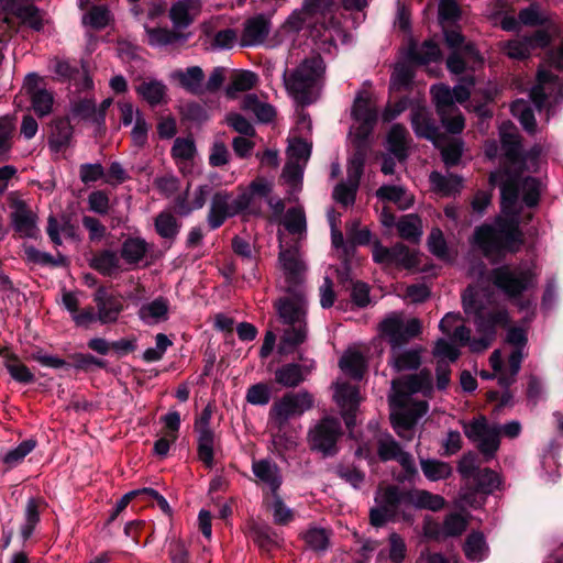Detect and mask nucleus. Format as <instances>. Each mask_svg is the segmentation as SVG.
I'll list each match as a JSON object with an SVG mask.
<instances>
[{"label": "nucleus", "mask_w": 563, "mask_h": 563, "mask_svg": "<svg viewBox=\"0 0 563 563\" xmlns=\"http://www.w3.org/2000/svg\"><path fill=\"white\" fill-rule=\"evenodd\" d=\"M70 113L73 118L91 122L98 126L102 125V115L97 113L96 103L91 99H81L74 102Z\"/></svg>", "instance_id": "nucleus-47"}, {"label": "nucleus", "mask_w": 563, "mask_h": 563, "mask_svg": "<svg viewBox=\"0 0 563 563\" xmlns=\"http://www.w3.org/2000/svg\"><path fill=\"white\" fill-rule=\"evenodd\" d=\"M398 499H400L399 487H387L382 495L380 505L371 510V523L375 527H382L387 521L394 520L400 512H402L405 520H410V516L405 512L402 503Z\"/></svg>", "instance_id": "nucleus-16"}, {"label": "nucleus", "mask_w": 563, "mask_h": 563, "mask_svg": "<svg viewBox=\"0 0 563 563\" xmlns=\"http://www.w3.org/2000/svg\"><path fill=\"white\" fill-rule=\"evenodd\" d=\"M334 399L341 408L346 427L352 428L355 424V412L361 401L358 388L349 383H336Z\"/></svg>", "instance_id": "nucleus-20"}, {"label": "nucleus", "mask_w": 563, "mask_h": 563, "mask_svg": "<svg viewBox=\"0 0 563 563\" xmlns=\"http://www.w3.org/2000/svg\"><path fill=\"white\" fill-rule=\"evenodd\" d=\"M169 301L165 297H157L143 303L139 311V318L147 325H154L168 319Z\"/></svg>", "instance_id": "nucleus-26"}, {"label": "nucleus", "mask_w": 563, "mask_h": 563, "mask_svg": "<svg viewBox=\"0 0 563 563\" xmlns=\"http://www.w3.org/2000/svg\"><path fill=\"white\" fill-rule=\"evenodd\" d=\"M422 473L429 481L445 479L451 476L452 467L449 463L439 460H421Z\"/></svg>", "instance_id": "nucleus-54"}, {"label": "nucleus", "mask_w": 563, "mask_h": 563, "mask_svg": "<svg viewBox=\"0 0 563 563\" xmlns=\"http://www.w3.org/2000/svg\"><path fill=\"white\" fill-rule=\"evenodd\" d=\"M399 235L409 241H418L422 235L421 220L417 214H406L397 222Z\"/></svg>", "instance_id": "nucleus-53"}, {"label": "nucleus", "mask_w": 563, "mask_h": 563, "mask_svg": "<svg viewBox=\"0 0 563 563\" xmlns=\"http://www.w3.org/2000/svg\"><path fill=\"white\" fill-rule=\"evenodd\" d=\"M511 113L518 118L522 128L530 134L537 130V122L529 102L523 99H518L511 103Z\"/></svg>", "instance_id": "nucleus-52"}, {"label": "nucleus", "mask_w": 563, "mask_h": 563, "mask_svg": "<svg viewBox=\"0 0 563 563\" xmlns=\"http://www.w3.org/2000/svg\"><path fill=\"white\" fill-rule=\"evenodd\" d=\"M241 107L244 111L253 113L263 123H269L276 117V109L272 104L261 101L255 93L246 95Z\"/></svg>", "instance_id": "nucleus-34"}, {"label": "nucleus", "mask_w": 563, "mask_h": 563, "mask_svg": "<svg viewBox=\"0 0 563 563\" xmlns=\"http://www.w3.org/2000/svg\"><path fill=\"white\" fill-rule=\"evenodd\" d=\"M252 471L261 482L265 483L269 487L272 494L278 492L282 485V476L279 474V468L275 463L268 460L254 461Z\"/></svg>", "instance_id": "nucleus-31"}, {"label": "nucleus", "mask_w": 563, "mask_h": 563, "mask_svg": "<svg viewBox=\"0 0 563 563\" xmlns=\"http://www.w3.org/2000/svg\"><path fill=\"white\" fill-rule=\"evenodd\" d=\"M464 433L476 445L485 461L495 457L500 446V426L489 423L486 417L479 416L464 424Z\"/></svg>", "instance_id": "nucleus-8"}, {"label": "nucleus", "mask_w": 563, "mask_h": 563, "mask_svg": "<svg viewBox=\"0 0 563 563\" xmlns=\"http://www.w3.org/2000/svg\"><path fill=\"white\" fill-rule=\"evenodd\" d=\"M391 390L389 405L394 430L400 438L410 441L415 434L413 427L429 408L426 400L413 401L412 394L431 395V373L428 369H421L418 374L393 380Z\"/></svg>", "instance_id": "nucleus-2"}, {"label": "nucleus", "mask_w": 563, "mask_h": 563, "mask_svg": "<svg viewBox=\"0 0 563 563\" xmlns=\"http://www.w3.org/2000/svg\"><path fill=\"white\" fill-rule=\"evenodd\" d=\"M92 266L104 276H111L120 268V257L111 250H104L92 260Z\"/></svg>", "instance_id": "nucleus-50"}, {"label": "nucleus", "mask_w": 563, "mask_h": 563, "mask_svg": "<svg viewBox=\"0 0 563 563\" xmlns=\"http://www.w3.org/2000/svg\"><path fill=\"white\" fill-rule=\"evenodd\" d=\"M73 136V126L68 119L60 118L56 119L52 122L51 125V134H49V145L59 151L63 147L67 146Z\"/></svg>", "instance_id": "nucleus-42"}, {"label": "nucleus", "mask_w": 563, "mask_h": 563, "mask_svg": "<svg viewBox=\"0 0 563 563\" xmlns=\"http://www.w3.org/2000/svg\"><path fill=\"white\" fill-rule=\"evenodd\" d=\"M463 550L465 556L473 562L485 560L489 553L485 537L479 531H473L467 536Z\"/></svg>", "instance_id": "nucleus-40"}, {"label": "nucleus", "mask_w": 563, "mask_h": 563, "mask_svg": "<svg viewBox=\"0 0 563 563\" xmlns=\"http://www.w3.org/2000/svg\"><path fill=\"white\" fill-rule=\"evenodd\" d=\"M110 19V11L104 5H93L82 16V23L95 30H102L109 24Z\"/></svg>", "instance_id": "nucleus-57"}, {"label": "nucleus", "mask_w": 563, "mask_h": 563, "mask_svg": "<svg viewBox=\"0 0 563 563\" xmlns=\"http://www.w3.org/2000/svg\"><path fill=\"white\" fill-rule=\"evenodd\" d=\"M505 342L511 346L507 356V364L504 362L500 350H495L489 356V364L498 372V384L503 388L511 386L521 368L522 361L527 357L528 334L523 328L511 327L508 329Z\"/></svg>", "instance_id": "nucleus-5"}, {"label": "nucleus", "mask_w": 563, "mask_h": 563, "mask_svg": "<svg viewBox=\"0 0 563 563\" xmlns=\"http://www.w3.org/2000/svg\"><path fill=\"white\" fill-rule=\"evenodd\" d=\"M151 250V244L140 236H129L123 241L120 256L129 265H136L145 258Z\"/></svg>", "instance_id": "nucleus-30"}, {"label": "nucleus", "mask_w": 563, "mask_h": 563, "mask_svg": "<svg viewBox=\"0 0 563 563\" xmlns=\"http://www.w3.org/2000/svg\"><path fill=\"white\" fill-rule=\"evenodd\" d=\"M175 77L178 79L180 86L192 95H202L203 89V79L205 74L201 67L191 66L186 70H179L176 73Z\"/></svg>", "instance_id": "nucleus-36"}, {"label": "nucleus", "mask_w": 563, "mask_h": 563, "mask_svg": "<svg viewBox=\"0 0 563 563\" xmlns=\"http://www.w3.org/2000/svg\"><path fill=\"white\" fill-rule=\"evenodd\" d=\"M444 38L446 45L453 51L463 52V54L470 58H477L478 52L472 43L464 44V36L456 30H445Z\"/></svg>", "instance_id": "nucleus-55"}, {"label": "nucleus", "mask_w": 563, "mask_h": 563, "mask_svg": "<svg viewBox=\"0 0 563 563\" xmlns=\"http://www.w3.org/2000/svg\"><path fill=\"white\" fill-rule=\"evenodd\" d=\"M499 136L504 155L511 163L521 159V142L516 126L510 122H504L499 128Z\"/></svg>", "instance_id": "nucleus-27"}, {"label": "nucleus", "mask_w": 563, "mask_h": 563, "mask_svg": "<svg viewBox=\"0 0 563 563\" xmlns=\"http://www.w3.org/2000/svg\"><path fill=\"white\" fill-rule=\"evenodd\" d=\"M257 82V76L255 73L250 70L239 71L233 75L231 82L225 89V93L229 98L233 99L238 92H244L255 87Z\"/></svg>", "instance_id": "nucleus-48"}, {"label": "nucleus", "mask_w": 563, "mask_h": 563, "mask_svg": "<svg viewBox=\"0 0 563 563\" xmlns=\"http://www.w3.org/2000/svg\"><path fill=\"white\" fill-rule=\"evenodd\" d=\"M500 194L501 211L507 217H497L494 223L476 228L473 235V243L488 258L519 251L523 244L519 228L521 202L529 208L539 203L540 183L533 177H527L520 184L515 179H507L500 186Z\"/></svg>", "instance_id": "nucleus-1"}, {"label": "nucleus", "mask_w": 563, "mask_h": 563, "mask_svg": "<svg viewBox=\"0 0 563 563\" xmlns=\"http://www.w3.org/2000/svg\"><path fill=\"white\" fill-rule=\"evenodd\" d=\"M274 184L265 177L258 176L253 179L246 188H240V194L235 197L241 213L245 212L252 216H261V199L268 197L273 192Z\"/></svg>", "instance_id": "nucleus-14"}, {"label": "nucleus", "mask_w": 563, "mask_h": 563, "mask_svg": "<svg viewBox=\"0 0 563 563\" xmlns=\"http://www.w3.org/2000/svg\"><path fill=\"white\" fill-rule=\"evenodd\" d=\"M285 274L286 288H305L302 285L303 263L299 258L297 249H282L278 256Z\"/></svg>", "instance_id": "nucleus-21"}, {"label": "nucleus", "mask_w": 563, "mask_h": 563, "mask_svg": "<svg viewBox=\"0 0 563 563\" xmlns=\"http://www.w3.org/2000/svg\"><path fill=\"white\" fill-rule=\"evenodd\" d=\"M408 136L407 129L401 124H394L388 133V148L399 159L407 157Z\"/></svg>", "instance_id": "nucleus-45"}, {"label": "nucleus", "mask_w": 563, "mask_h": 563, "mask_svg": "<svg viewBox=\"0 0 563 563\" xmlns=\"http://www.w3.org/2000/svg\"><path fill=\"white\" fill-rule=\"evenodd\" d=\"M35 446H36L35 440H33V439L24 440L16 448L8 451L3 455L2 461L9 467H14L18 464H20L24 460V457L35 449Z\"/></svg>", "instance_id": "nucleus-60"}, {"label": "nucleus", "mask_w": 563, "mask_h": 563, "mask_svg": "<svg viewBox=\"0 0 563 563\" xmlns=\"http://www.w3.org/2000/svg\"><path fill=\"white\" fill-rule=\"evenodd\" d=\"M4 366L11 377L19 383L30 384L35 379L33 373L13 353L5 354Z\"/></svg>", "instance_id": "nucleus-51"}, {"label": "nucleus", "mask_w": 563, "mask_h": 563, "mask_svg": "<svg viewBox=\"0 0 563 563\" xmlns=\"http://www.w3.org/2000/svg\"><path fill=\"white\" fill-rule=\"evenodd\" d=\"M144 29L148 38V44L154 47L184 43L187 40L186 35L167 27H150L145 25Z\"/></svg>", "instance_id": "nucleus-38"}, {"label": "nucleus", "mask_w": 563, "mask_h": 563, "mask_svg": "<svg viewBox=\"0 0 563 563\" xmlns=\"http://www.w3.org/2000/svg\"><path fill=\"white\" fill-rule=\"evenodd\" d=\"M409 54L410 58L419 64L437 62L441 57L439 45L431 40L424 41L421 45L412 44Z\"/></svg>", "instance_id": "nucleus-46"}, {"label": "nucleus", "mask_w": 563, "mask_h": 563, "mask_svg": "<svg viewBox=\"0 0 563 563\" xmlns=\"http://www.w3.org/2000/svg\"><path fill=\"white\" fill-rule=\"evenodd\" d=\"M399 500L404 510L409 507L438 511L443 508L445 500L442 496L428 490H406L399 487Z\"/></svg>", "instance_id": "nucleus-22"}, {"label": "nucleus", "mask_w": 563, "mask_h": 563, "mask_svg": "<svg viewBox=\"0 0 563 563\" xmlns=\"http://www.w3.org/2000/svg\"><path fill=\"white\" fill-rule=\"evenodd\" d=\"M15 135V121L10 115L0 117V162L8 161Z\"/></svg>", "instance_id": "nucleus-44"}, {"label": "nucleus", "mask_w": 563, "mask_h": 563, "mask_svg": "<svg viewBox=\"0 0 563 563\" xmlns=\"http://www.w3.org/2000/svg\"><path fill=\"white\" fill-rule=\"evenodd\" d=\"M324 70L325 65L320 55L306 58L288 76L285 71V87L298 102L309 104L312 102L313 88Z\"/></svg>", "instance_id": "nucleus-6"}, {"label": "nucleus", "mask_w": 563, "mask_h": 563, "mask_svg": "<svg viewBox=\"0 0 563 563\" xmlns=\"http://www.w3.org/2000/svg\"><path fill=\"white\" fill-rule=\"evenodd\" d=\"M311 155V143L300 139L291 137L288 140L287 158L307 164Z\"/></svg>", "instance_id": "nucleus-58"}, {"label": "nucleus", "mask_w": 563, "mask_h": 563, "mask_svg": "<svg viewBox=\"0 0 563 563\" xmlns=\"http://www.w3.org/2000/svg\"><path fill=\"white\" fill-rule=\"evenodd\" d=\"M156 233L164 240L174 241L181 228V223L169 211L159 212L154 219Z\"/></svg>", "instance_id": "nucleus-41"}, {"label": "nucleus", "mask_w": 563, "mask_h": 563, "mask_svg": "<svg viewBox=\"0 0 563 563\" xmlns=\"http://www.w3.org/2000/svg\"><path fill=\"white\" fill-rule=\"evenodd\" d=\"M474 481L478 490L489 494L500 485L499 475L490 468H481L476 472Z\"/></svg>", "instance_id": "nucleus-61"}, {"label": "nucleus", "mask_w": 563, "mask_h": 563, "mask_svg": "<svg viewBox=\"0 0 563 563\" xmlns=\"http://www.w3.org/2000/svg\"><path fill=\"white\" fill-rule=\"evenodd\" d=\"M389 363L397 372L417 369L421 364L420 351L416 349L391 350Z\"/></svg>", "instance_id": "nucleus-37"}, {"label": "nucleus", "mask_w": 563, "mask_h": 563, "mask_svg": "<svg viewBox=\"0 0 563 563\" xmlns=\"http://www.w3.org/2000/svg\"><path fill=\"white\" fill-rule=\"evenodd\" d=\"M40 503L35 498H30L25 506L24 522L20 528V534L23 541H26L33 534L35 527L40 522Z\"/></svg>", "instance_id": "nucleus-49"}, {"label": "nucleus", "mask_w": 563, "mask_h": 563, "mask_svg": "<svg viewBox=\"0 0 563 563\" xmlns=\"http://www.w3.org/2000/svg\"><path fill=\"white\" fill-rule=\"evenodd\" d=\"M529 97L538 110L545 106L549 98L560 102L563 100V82L551 69L541 68L538 71V84L531 88Z\"/></svg>", "instance_id": "nucleus-15"}, {"label": "nucleus", "mask_w": 563, "mask_h": 563, "mask_svg": "<svg viewBox=\"0 0 563 563\" xmlns=\"http://www.w3.org/2000/svg\"><path fill=\"white\" fill-rule=\"evenodd\" d=\"M377 453L382 461H397L406 472L415 471L412 456L404 452L398 442L390 434L379 438Z\"/></svg>", "instance_id": "nucleus-23"}, {"label": "nucleus", "mask_w": 563, "mask_h": 563, "mask_svg": "<svg viewBox=\"0 0 563 563\" xmlns=\"http://www.w3.org/2000/svg\"><path fill=\"white\" fill-rule=\"evenodd\" d=\"M341 371L354 379H362L366 371L367 364L364 355L353 349L344 352L339 361Z\"/></svg>", "instance_id": "nucleus-32"}, {"label": "nucleus", "mask_w": 563, "mask_h": 563, "mask_svg": "<svg viewBox=\"0 0 563 563\" xmlns=\"http://www.w3.org/2000/svg\"><path fill=\"white\" fill-rule=\"evenodd\" d=\"M352 117L357 123V126L354 128L355 137L360 142H364L371 135L377 121V111L371 106L368 97L362 93L357 95L352 107Z\"/></svg>", "instance_id": "nucleus-19"}, {"label": "nucleus", "mask_w": 563, "mask_h": 563, "mask_svg": "<svg viewBox=\"0 0 563 563\" xmlns=\"http://www.w3.org/2000/svg\"><path fill=\"white\" fill-rule=\"evenodd\" d=\"M379 331L395 350L416 338L421 331V323L417 318L406 320L401 313L391 312L379 323Z\"/></svg>", "instance_id": "nucleus-10"}, {"label": "nucleus", "mask_w": 563, "mask_h": 563, "mask_svg": "<svg viewBox=\"0 0 563 563\" xmlns=\"http://www.w3.org/2000/svg\"><path fill=\"white\" fill-rule=\"evenodd\" d=\"M429 251L440 260L446 261L450 258L446 241L442 231L439 228H433L428 236Z\"/></svg>", "instance_id": "nucleus-62"}, {"label": "nucleus", "mask_w": 563, "mask_h": 563, "mask_svg": "<svg viewBox=\"0 0 563 563\" xmlns=\"http://www.w3.org/2000/svg\"><path fill=\"white\" fill-rule=\"evenodd\" d=\"M7 202L10 209V222L12 229L21 238L37 239L40 228L37 225V214L31 209L18 191H11L7 196Z\"/></svg>", "instance_id": "nucleus-11"}, {"label": "nucleus", "mask_w": 563, "mask_h": 563, "mask_svg": "<svg viewBox=\"0 0 563 563\" xmlns=\"http://www.w3.org/2000/svg\"><path fill=\"white\" fill-rule=\"evenodd\" d=\"M332 5L333 0H303L301 11L303 18L292 15L289 20V23L296 30H300L307 18H312L314 15L324 16L330 11Z\"/></svg>", "instance_id": "nucleus-35"}, {"label": "nucleus", "mask_w": 563, "mask_h": 563, "mask_svg": "<svg viewBox=\"0 0 563 563\" xmlns=\"http://www.w3.org/2000/svg\"><path fill=\"white\" fill-rule=\"evenodd\" d=\"M200 7V0H179L174 3L169 10V18L174 26L178 29L189 26Z\"/></svg>", "instance_id": "nucleus-28"}, {"label": "nucleus", "mask_w": 563, "mask_h": 563, "mask_svg": "<svg viewBox=\"0 0 563 563\" xmlns=\"http://www.w3.org/2000/svg\"><path fill=\"white\" fill-rule=\"evenodd\" d=\"M313 407V397L310 393L302 390L288 393L276 401L269 411L271 423L276 429H284L289 419L299 417Z\"/></svg>", "instance_id": "nucleus-9"}, {"label": "nucleus", "mask_w": 563, "mask_h": 563, "mask_svg": "<svg viewBox=\"0 0 563 563\" xmlns=\"http://www.w3.org/2000/svg\"><path fill=\"white\" fill-rule=\"evenodd\" d=\"M520 23L529 26L543 25L548 23V16L540 11L538 3H532L528 8L520 10L518 14Z\"/></svg>", "instance_id": "nucleus-64"}, {"label": "nucleus", "mask_w": 563, "mask_h": 563, "mask_svg": "<svg viewBox=\"0 0 563 563\" xmlns=\"http://www.w3.org/2000/svg\"><path fill=\"white\" fill-rule=\"evenodd\" d=\"M31 101H32V108L38 117H44L52 112L54 97L46 89L32 90L31 91Z\"/></svg>", "instance_id": "nucleus-59"}, {"label": "nucleus", "mask_w": 563, "mask_h": 563, "mask_svg": "<svg viewBox=\"0 0 563 563\" xmlns=\"http://www.w3.org/2000/svg\"><path fill=\"white\" fill-rule=\"evenodd\" d=\"M212 410L207 406L196 419L194 430L197 434V452L199 460L208 467L213 466V455L216 445V433L212 430L210 422Z\"/></svg>", "instance_id": "nucleus-13"}, {"label": "nucleus", "mask_w": 563, "mask_h": 563, "mask_svg": "<svg viewBox=\"0 0 563 563\" xmlns=\"http://www.w3.org/2000/svg\"><path fill=\"white\" fill-rule=\"evenodd\" d=\"M430 91L438 113H444L446 110L456 108L453 102V93L448 85H433Z\"/></svg>", "instance_id": "nucleus-56"}, {"label": "nucleus", "mask_w": 563, "mask_h": 563, "mask_svg": "<svg viewBox=\"0 0 563 563\" xmlns=\"http://www.w3.org/2000/svg\"><path fill=\"white\" fill-rule=\"evenodd\" d=\"M136 92L151 107H156L167 102V87L161 80H145L136 87Z\"/></svg>", "instance_id": "nucleus-33"}, {"label": "nucleus", "mask_w": 563, "mask_h": 563, "mask_svg": "<svg viewBox=\"0 0 563 563\" xmlns=\"http://www.w3.org/2000/svg\"><path fill=\"white\" fill-rule=\"evenodd\" d=\"M271 32V21L264 14H257L244 22L241 36L242 46H257L264 43Z\"/></svg>", "instance_id": "nucleus-24"}, {"label": "nucleus", "mask_w": 563, "mask_h": 563, "mask_svg": "<svg viewBox=\"0 0 563 563\" xmlns=\"http://www.w3.org/2000/svg\"><path fill=\"white\" fill-rule=\"evenodd\" d=\"M241 213L236 199L225 190L217 191L210 203L207 222L211 230L220 228L228 218Z\"/></svg>", "instance_id": "nucleus-18"}, {"label": "nucleus", "mask_w": 563, "mask_h": 563, "mask_svg": "<svg viewBox=\"0 0 563 563\" xmlns=\"http://www.w3.org/2000/svg\"><path fill=\"white\" fill-rule=\"evenodd\" d=\"M411 126L418 137L435 142L439 137V129L432 120L429 111L423 107L411 110Z\"/></svg>", "instance_id": "nucleus-25"}, {"label": "nucleus", "mask_w": 563, "mask_h": 563, "mask_svg": "<svg viewBox=\"0 0 563 563\" xmlns=\"http://www.w3.org/2000/svg\"><path fill=\"white\" fill-rule=\"evenodd\" d=\"M286 294L274 302L283 333L278 344L280 354H289L308 339V299L305 288H286Z\"/></svg>", "instance_id": "nucleus-3"}, {"label": "nucleus", "mask_w": 563, "mask_h": 563, "mask_svg": "<svg viewBox=\"0 0 563 563\" xmlns=\"http://www.w3.org/2000/svg\"><path fill=\"white\" fill-rule=\"evenodd\" d=\"M463 310L468 316H474L478 339L471 343L472 352H482L490 346L495 340L497 328L506 327L509 323V314L504 307L486 308L477 299L475 287L468 286L462 295Z\"/></svg>", "instance_id": "nucleus-4"}, {"label": "nucleus", "mask_w": 563, "mask_h": 563, "mask_svg": "<svg viewBox=\"0 0 563 563\" xmlns=\"http://www.w3.org/2000/svg\"><path fill=\"white\" fill-rule=\"evenodd\" d=\"M4 8L21 20L23 24L29 25L34 31L43 29V21L38 9L33 4H22L19 0H5Z\"/></svg>", "instance_id": "nucleus-29"}, {"label": "nucleus", "mask_w": 563, "mask_h": 563, "mask_svg": "<svg viewBox=\"0 0 563 563\" xmlns=\"http://www.w3.org/2000/svg\"><path fill=\"white\" fill-rule=\"evenodd\" d=\"M308 373L307 367H302L297 363H289L275 372V380L285 387H296L305 380Z\"/></svg>", "instance_id": "nucleus-39"}, {"label": "nucleus", "mask_w": 563, "mask_h": 563, "mask_svg": "<svg viewBox=\"0 0 563 563\" xmlns=\"http://www.w3.org/2000/svg\"><path fill=\"white\" fill-rule=\"evenodd\" d=\"M93 302L96 303L98 321L101 324L114 323L124 310V300L120 294L109 291L106 287L100 286L93 294Z\"/></svg>", "instance_id": "nucleus-17"}, {"label": "nucleus", "mask_w": 563, "mask_h": 563, "mask_svg": "<svg viewBox=\"0 0 563 563\" xmlns=\"http://www.w3.org/2000/svg\"><path fill=\"white\" fill-rule=\"evenodd\" d=\"M341 434L340 420L325 417L310 428L307 443L311 451L321 453L323 456H332L338 452L336 443Z\"/></svg>", "instance_id": "nucleus-12"}, {"label": "nucleus", "mask_w": 563, "mask_h": 563, "mask_svg": "<svg viewBox=\"0 0 563 563\" xmlns=\"http://www.w3.org/2000/svg\"><path fill=\"white\" fill-rule=\"evenodd\" d=\"M493 284L509 298H517L537 285V276L529 267L503 265L490 272Z\"/></svg>", "instance_id": "nucleus-7"}, {"label": "nucleus", "mask_w": 563, "mask_h": 563, "mask_svg": "<svg viewBox=\"0 0 563 563\" xmlns=\"http://www.w3.org/2000/svg\"><path fill=\"white\" fill-rule=\"evenodd\" d=\"M286 230L291 234H301L306 231V216L301 208H290L284 219Z\"/></svg>", "instance_id": "nucleus-63"}, {"label": "nucleus", "mask_w": 563, "mask_h": 563, "mask_svg": "<svg viewBox=\"0 0 563 563\" xmlns=\"http://www.w3.org/2000/svg\"><path fill=\"white\" fill-rule=\"evenodd\" d=\"M430 183L433 189L443 195L452 196L460 192L462 188V178L452 174L443 175L438 172L430 174Z\"/></svg>", "instance_id": "nucleus-43"}]
</instances>
